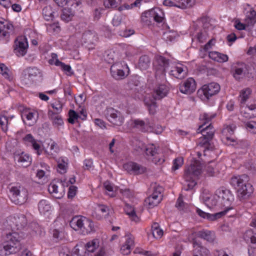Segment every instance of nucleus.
I'll use <instances>...</instances> for the list:
<instances>
[{"instance_id": "nucleus-1", "label": "nucleus", "mask_w": 256, "mask_h": 256, "mask_svg": "<svg viewBox=\"0 0 256 256\" xmlns=\"http://www.w3.org/2000/svg\"><path fill=\"white\" fill-rule=\"evenodd\" d=\"M218 199V208L221 211L214 214L206 212L200 209L197 208L196 213L202 218L210 220H214L225 215L228 211L233 208L232 203L234 196L228 190L221 188L216 190Z\"/></svg>"}, {"instance_id": "nucleus-2", "label": "nucleus", "mask_w": 256, "mask_h": 256, "mask_svg": "<svg viewBox=\"0 0 256 256\" xmlns=\"http://www.w3.org/2000/svg\"><path fill=\"white\" fill-rule=\"evenodd\" d=\"M246 175L234 176L230 180V184L236 190L238 196L242 200L248 198L253 192L252 185L248 182Z\"/></svg>"}, {"instance_id": "nucleus-3", "label": "nucleus", "mask_w": 256, "mask_h": 256, "mask_svg": "<svg viewBox=\"0 0 256 256\" xmlns=\"http://www.w3.org/2000/svg\"><path fill=\"white\" fill-rule=\"evenodd\" d=\"M215 114L207 113L202 114L200 116V124L197 130L198 133H201L203 136L204 142H200V144L202 146H206L212 140L214 135V130L210 124L211 120L214 118Z\"/></svg>"}, {"instance_id": "nucleus-4", "label": "nucleus", "mask_w": 256, "mask_h": 256, "mask_svg": "<svg viewBox=\"0 0 256 256\" xmlns=\"http://www.w3.org/2000/svg\"><path fill=\"white\" fill-rule=\"evenodd\" d=\"M134 149L138 152L144 150L148 158L156 164H161L164 162V156L158 152V147L154 144H149L146 146L144 142L136 140L134 145Z\"/></svg>"}, {"instance_id": "nucleus-5", "label": "nucleus", "mask_w": 256, "mask_h": 256, "mask_svg": "<svg viewBox=\"0 0 256 256\" xmlns=\"http://www.w3.org/2000/svg\"><path fill=\"white\" fill-rule=\"evenodd\" d=\"M202 172V166L198 160H194L185 170L184 178L186 181V190L192 189L196 184V180Z\"/></svg>"}, {"instance_id": "nucleus-6", "label": "nucleus", "mask_w": 256, "mask_h": 256, "mask_svg": "<svg viewBox=\"0 0 256 256\" xmlns=\"http://www.w3.org/2000/svg\"><path fill=\"white\" fill-rule=\"evenodd\" d=\"M168 89L164 84H159L154 90L152 96H147L145 98L144 102L147 106L150 113L154 114L156 112V100H160L167 95Z\"/></svg>"}, {"instance_id": "nucleus-7", "label": "nucleus", "mask_w": 256, "mask_h": 256, "mask_svg": "<svg viewBox=\"0 0 256 256\" xmlns=\"http://www.w3.org/2000/svg\"><path fill=\"white\" fill-rule=\"evenodd\" d=\"M70 224L75 230H81L84 234H88L94 230V222L84 216H78L74 217Z\"/></svg>"}, {"instance_id": "nucleus-8", "label": "nucleus", "mask_w": 256, "mask_h": 256, "mask_svg": "<svg viewBox=\"0 0 256 256\" xmlns=\"http://www.w3.org/2000/svg\"><path fill=\"white\" fill-rule=\"evenodd\" d=\"M27 224L26 216L22 214H17L10 216L6 221V226L11 231L22 232Z\"/></svg>"}, {"instance_id": "nucleus-9", "label": "nucleus", "mask_w": 256, "mask_h": 256, "mask_svg": "<svg viewBox=\"0 0 256 256\" xmlns=\"http://www.w3.org/2000/svg\"><path fill=\"white\" fill-rule=\"evenodd\" d=\"M10 192L12 201L16 204H22L28 199V190L20 184L12 186L10 188Z\"/></svg>"}, {"instance_id": "nucleus-10", "label": "nucleus", "mask_w": 256, "mask_h": 256, "mask_svg": "<svg viewBox=\"0 0 256 256\" xmlns=\"http://www.w3.org/2000/svg\"><path fill=\"white\" fill-rule=\"evenodd\" d=\"M220 86L216 82H210L204 84L198 91L200 98L202 100H207L212 96L216 94L220 90Z\"/></svg>"}, {"instance_id": "nucleus-11", "label": "nucleus", "mask_w": 256, "mask_h": 256, "mask_svg": "<svg viewBox=\"0 0 256 256\" xmlns=\"http://www.w3.org/2000/svg\"><path fill=\"white\" fill-rule=\"evenodd\" d=\"M12 239H8V240H5L3 246L0 248V254L4 256L14 254L19 252L22 248L21 243H18V241L14 240L12 242Z\"/></svg>"}, {"instance_id": "nucleus-12", "label": "nucleus", "mask_w": 256, "mask_h": 256, "mask_svg": "<svg viewBox=\"0 0 256 256\" xmlns=\"http://www.w3.org/2000/svg\"><path fill=\"white\" fill-rule=\"evenodd\" d=\"M163 188L162 186H157L154 187L152 194L145 200L146 205L149 208H152L157 206L162 200V192Z\"/></svg>"}, {"instance_id": "nucleus-13", "label": "nucleus", "mask_w": 256, "mask_h": 256, "mask_svg": "<svg viewBox=\"0 0 256 256\" xmlns=\"http://www.w3.org/2000/svg\"><path fill=\"white\" fill-rule=\"evenodd\" d=\"M128 69L126 64L122 62H116L110 68V72L112 76L116 80H122L126 78L128 74Z\"/></svg>"}, {"instance_id": "nucleus-14", "label": "nucleus", "mask_w": 256, "mask_h": 256, "mask_svg": "<svg viewBox=\"0 0 256 256\" xmlns=\"http://www.w3.org/2000/svg\"><path fill=\"white\" fill-rule=\"evenodd\" d=\"M154 66L156 71V76H164L166 70L169 66L168 60L162 56H156Z\"/></svg>"}, {"instance_id": "nucleus-15", "label": "nucleus", "mask_w": 256, "mask_h": 256, "mask_svg": "<svg viewBox=\"0 0 256 256\" xmlns=\"http://www.w3.org/2000/svg\"><path fill=\"white\" fill-rule=\"evenodd\" d=\"M107 118L111 124L117 126H122L124 120L123 114L114 108L108 110Z\"/></svg>"}, {"instance_id": "nucleus-16", "label": "nucleus", "mask_w": 256, "mask_h": 256, "mask_svg": "<svg viewBox=\"0 0 256 256\" xmlns=\"http://www.w3.org/2000/svg\"><path fill=\"white\" fill-rule=\"evenodd\" d=\"M48 62L50 64L59 67L68 76H70L74 74L70 66L60 61L56 54H51V58L49 60Z\"/></svg>"}, {"instance_id": "nucleus-17", "label": "nucleus", "mask_w": 256, "mask_h": 256, "mask_svg": "<svg viewBox=\"0 0 256 256\" xmlns=\"http://www.w3.org/2000/svg\"><path fill=\"white\" fill-rule=\"evenodd\" d=\"M202 198L205 205L210 208H213L216 207V210H220L218 206L219 202L216 192L214 194L207 192H204L202 196Z\"/></svg>"}, {"instance_id": "nucleus-18", "label": "nucleus", "mask_w": 256, "mask_h": 256, "mask_svg": "<svg viewBox=\"0 0 256 256\" xmlns=\"http://www.w3.org/2000/svg\"><path fill=\"white\" fill-rule=\"evenodd\" d=\"M28 48L26 38L24 36L18 37L15 40L14 53L18 56H24Z\"/></svg>"}, {"instance_id": "nucleus-19", "label": "nucleus", "mask_w": 256, "mask_h": 256, "mask_svg": "<svg viewBox=\"0 0 256 256\" xmlns=\"http://www.w3.org/2000/svg\"><path fill=\"white\" fill-rule=\"evenodd\" d=\"M129 122L133 127L140 128L144 132L154 130L153 124L148 119H146L144 120L140 119L131 120Z\"/></svg>"}, {"instance_id": "nucleus-20", "label": "nucleus", "mask_w": 256, "mask_h": 256, "mask_svg": "<svg viewBox=\"0 0 256 256\" xmlns=\"http://www.w3.org/2000/svg\"><path fill=\"white\" fill-rule=\"evenodd\" d=\"M24 140L27 146H32L38 155L41 154L42 149V143L40 141L34 139L31 134H26L24 138Z\"/></svg>"}, {"instance_id": "nucleus-21", "label": "nucleus", "mask_w": 256, "mask_h": 256, "mask_svg": "<svg viewBox=\"0 0 256 256\" xmlns=\"http://www.w3.org/2000/svg\"><path fill=\"white\" fill-rule=\"evenodd\" d=\"M169 74L176 78H184L187 74L186 67L180 64H176L172 67Z\"/></svg>"}, {"instance_id": "nucleus-22", "label": "nucleus", "mask_w": 256, "mask_h": 256, "mask_svg": "<svg viewBox=\"0 0 256 256\" xmlns=\"http://www.w3.org/2000/svg\"><path fill=\"white\" fill-rule=\"evenodd\" d=\"M196 89L194 80L192 78H188L180 87V92L184 94H190L194 92Z\"/></svg>"}, {"instance_id": "nucleus-23", "label": "nucleus", "mask_w": 256, "mask_h": 256, "mask_svg": "<svg viewBox=\"0 0 256 256\" xmlns=\"http://www.w3.org/2000/svg\"><path fill=\"white\" fill-rule=\"evenodd\" d=\"M22 118L24 123L29 126L34 125L38 119V114L36 112H32L25 110L22 112Z\"/></svg>"}, {"instance_id": "nucleus-24", "label": "nucleus", "mask_w": 256, "mask_h": 256, "mask_svg": "<svg viewBox=\"0 0 256 256\" xmlns=\"http://www.w3.org/2000/svg\"><path fill=\"white\" fill-rule=\"evenodd\" d=\"M124 168L130 174H141L146 172V168L140 164L130 162L124 164Z\"/></svg>"}, {"instance_id": "nucleus-25", "label": "nucleus", "mask_w": 256, "mask_h": 256, "mask_svg": "<svg viewBox=\"0 0 256 256\" xmlns=\"http://www.w3.org/2000/svg\"><path fill=\"white\" fill-rule=\"evenodd\" d=\"M224 168L220 164H216L214 162H210L206 166V174L208 176H218L222 172L220 170Z\"/></svg>"}, {"instance_id": "nucleus-26", "label": "nucleus", "mask_w": 256, "mask_h": 256, "mask_svg": "<svg viewBox=\"0 0 256 256\" xmlns=\"http://www.w3.org/2000/svg\"><path fill=\"white\" fill-rule=\"evenodd\" d=\"M234 130L235 126H230L224 128L222 131V140L228 144H230L231 142H235L234 138L232 136Z\"/></svg>"}, {"instance_id": "nucleus-27", "label": "nucleus", "mask_w": 256, "mask_h": 256, "mask_svg": "<svg viewBox=\"0 0 256 256\" xmlns=\"http://www.w3.org/2000/svg\"><path fill=\"white\" fill-rule=\"evenodd\" d=\"M49 192L56 198H60L64 194L65 190L63 187H60L58 184L51 183L48 188Z\"/></svg>"}, {"instance_id": "nucleus-28", "label": "nucleus", "mask_w": 256, "mask_h": 256, "mask_svg": "<svg viewBox=\"0 0 256 256\" xmlns=\"http://www.w3.org/2000/svg\"><path fill=\"white\" fill-rule=\"evenodd\" d=\"M247 70L244 64H237L233 68V76L236 80H240L245 76Z\"/></svg>"}, {"instance_id": "nucleus-29", "label": "nucleus", "mask_w": 256, "mask_h": 256, "mask_svg": "<svg viewBox=\"0 0 256 256\" xmlns=\"http://www.w3.org/2000/svg\"><path fill=\"white\" fill-rule=\"evenodd\" d=\"M12 26L6 20L2 18H0V38H8L10 36L8 30Z\"/></svg>"}, {"instance_id": "nucleus-30", "label": "nucleus", "mask_w": 256, "mask_h": 256, "mask_svg": "<svg viewBox=\"0 0 256 256\" xmlns=\"http://www.w3.org/2000/svg\"><path fill=\"white\" fill-rule=\"evenodd\" d=\"M100 242L98 239H94L86 243V254L88 256H94V250L99 246Z\"/></svg>"}, {"instance_id": "nucleus-31", "label": "nucleus", "mask_w": 256, "mask_h": 256, "mask_svg": "<svg viewBox=\"0 0 256 256\" xmlns=\"http://www.w3.org/2000/svg\"><path fill=\"white\" fill-rule=\"evenodd\" d=\"M152 16L153 20L156 22H162L164 18V14L162 10L158 8L150 9Z\"/></svg>"}, {"instance_id": "nucleus-32", "label": "nucleus", "mask_w": 256, "mask_h": 256, "mask_svg": "<svg viewBox=\"0 0 256 256\" xmlns=\"http://www.w3.org/2000/svg\"><path fill=\"white\" fill-rule=\"evenodd\" d=\"M208 56L210 58L218 62H226L228 60V56L226 54L216 51L210 52Z\"/></svg>"}, {"instance_id": "nucleus-33", "label": "nucleus", "mask_w": 256, "mask_h": 256, "mask_svg": "<svg viewBox=\"0 0 256 256\" xmlns=\"http://www.w3.org/2000/svg\"><path fill=\"white\" fill-rule=\"evenodd\" d=\"M244 22L248 28L252 27L256 23V12L251 8L246 14Z\"/></svg>"}, {"instance_id": "nucleus-34", "label": "nucleus", "mask_w": 256, "mask_h": 256, "mask_svg": "<svg viewBox=\"0 0 256 256\" xmlns=\"http://www.w3.org/2000/svg\"><path fill=\"white\" fill-rule=\"evenodd\" d=\"M152 16L150 10L142 12L140 16V22L144 26H150L153 24Z\"/></svg>"}, {"instance_id": "nucleus-35", "label": "nucleus", "mask_w": 256, "mask_h": 256, "mask_svg": "<svg viewBox=\"0 0 256 256\" xmlns=\"http://www.w3.org/2000/svg\"><path fill=\"white\" fill-rule=\"evenodd\" d=\"M24 234L22 232L12 231L6 234L5 240H8L10 239L12 242L14 240L18 241V243H20V241L24 238Z\"/></svg>"}, {"instance_id": "nucleus-36", "label": "nucleus", "mask_w": 256, "mask_h": 256, "mask_svg": "<svg viewBox=\"0 0 256 256\" xmlns=\"http://www.w3.org/2000/svg\"><path fill=\"white\" fill-rule=\"evenodd\" d=\"M52 206L48 201L42 200L38 202V208L40 214H46L51 210Z\"/></svg>"}, {"instance_id": "nucleus-37", "label": "nucleus", "mask_w": 256, "mask_h": 256, "mask_svg": "<svg viewBox=\"0 0 256 256\" xmlns=\"http://www.w3.org/2000/svg\"><path fill=\"white\" fill-rule=\"evenodd\" d=\"M108 208L104 205H98L96 208V216L98 219L106 218L108 214Z\"/></svg>"}, {"instance_id": "nucleus-38", "label": "nucleus", "mask_w": 256, "mask_h": 256, "mask_svg": "<svg viewBox=\"0 0 256 256\" xmlns=\"http://www.w3.org/2000/svg\"><path fill=\"white\" fill-rule=\"evenodd\" d=\"M14 117V116H8L4 113L0 115V126L2 130L4 132H6L8 130V125L10 121Z\"/></svg>"}, {"instance_id": "nucleus-39", "label": "nucleus", "mask_w": 256, "mask_h": 256, "mask_svg": "<svg viewBox=\"0 0 256 256\" xmlns=\"http://www.w3.org/2000/svg\"><path fill=\"white\" fill-rule=\"evenodd\" d=\"M40 72L36 68H29L25 71V76L30 80H34L35 78L40 76Z\"/></svg>"}, {"instance_id": "nucleus-40", "label": "nucleus", "mask_w": 256, "mask_h": 256, "mask_svg": "<svg viewBox=\"0 0 256 256\" xmlns=\"http://www.w3.org/2000/svg\"><path fill=\"white\" fill-rule=\"evenodd\" d=\"M97 38L96 34L90 30L84 32L82 36V39L86 43L93 44L97 40Z\"/></svg>"}, {"instance_id": "nucleus-41", "label": "nucleus", "mask_w": 256, "mask_h": 256, "mask_svg": "<svg viewBox=\"0 0 256 256\" xmlns=\"http://www.w3.org/2000/svg\"><path fill=\"white\" fill-rule=\"evenodd\" d=\"M74 16V10L69 8H66L62 10L61 18L66 22L70 21Z\"/></svg>"}, {"instance_id": "nucleus-42", "label": "nucleus", "mask_w": 256, "mask_h": 256, "mask_svg": "<svg viewBox=\"0 0 256 256\" xmlns=\"http://www.w3.org/2000/svg\"><path fill=\"white\" fill-rule=\"evenodd\" d=\"M198 237L204 238L209 242H212L215 239L214 232L208 230L200 231L196 234Z\"/></svg>"}, {"instance_id": "nucleus-43", "label": "nucleus", "mask_w": 256, "mask_h": 256, "mask_svg": "<svg viewBox=\"0 0 256 256\" xmlns=\"http://www.w3.org/2000/svg\"><path fill=\"white\" fill-rule=\"evenodd\" d=\"M68 160L66 157H60L57 160L58 171L60 174H64L66 171Z\"/></svg>"}, {"instance_id": "nucleus-44", "label": "nucleus", "mask_w": 256, "mask_h": 256, "mask_svg": "<svg viewBox=\"0 0 256 256\" xmlns=\"http://www.w3.org/2000/svg\"><path fill=\"white\" fill-rule=\"evenodd\" d=\"M56 12L52 9L51 6H47L42 10L43 16L46 20H52Z\"/></svg>"}, {"instance_id": "nucleus-45", "label": "nucleus", "mask_w": 256, "mask_h": 256, "mask_svg": "<svg viewBox=\"0 0 256 256\" xmlns=\"http://www.w3.org/2000/svg\"><path fill=\"white\" fill-rule=\"evenodd\" d=\"M252 90L249 88L242 90L239 96V101L240 104V107H244L245 103L250 95Z\"/></svg>"}, {"instance_id": "nucleus-46", "label": "nucleus", "mask_w": 256, "mask_h": 256, "mask_svg": "<svg viewBox=\"0 0 256 256\" xmlns=\"http://www.w3.org/2000/svg\"><path fill=\"white\" fill-rule=\"evenodd\" d=\"M178 8L186 9L192 7L196 3V0H176Z\"/></svg>"}, {"instance_id": "nucleus-47", "label": "nucleus", "mask_w": 256, "mask_h": 256, "mask_svg": "<svg viewBox=\"0 0 256 256\" xmlns=\"http://www.w3.org/2000/svg\"><path fill=\"white\" fill-rule=\"evenodd\" d=\"M150 65V58L147 56H142L139 60L138 67L142 70H147Z\"/></svg>"}, {"instance_id": "nucleus-48", "label": "nucleus", "mask_w": 256, "mask_h": 256, "mask_svg": "<svg viewBox=\"0 0 256 256\" xmlns=\"http://www.w3.org/2000/svg\"><path fill=\"white\" fill-rule=\"evenodd\" d=\"M244 238L247 242L256 244V232L252 230H246L244 234Z\"/></svg>"}, {"instance_id": "nucleus-49", "label": "nucleus", "mask_w": 256, "mask_h": 256, "mask_svg": "<svg viewBox=\"0 0 256 256\" xmlns=\"http://www.w3.org/2000/svg\"><path fill=\"white\" fill-rule=\"evenodd\" d=\"M152 230L154 238L158 239L163 236V230L160 228L159 224L157 222H154L152 226Z\"/></svg>"}, {"instance_id": "nucleus-50", "label": "nucleus", "mask_w": 256, "mask_h": 256, "mask_svg": "<svg viewBox=\"0 0 256 256\" xmlns=\"http://www.w3.org/2000/svg\"><path fill=\"white\" fill-rule=\"evenodd\" d=\"M17 160L24 166H26L31 162L30 157L27 154L22 153L20 155L16 156Z\"/></svg>"}, {"instance_id": "nucleus-51", "label": "nucleus", "mask_w": 256, "mask_h": 256, "mask_svg": "<svg viewBox=\"0 0 256 256\" xmlns=\"http://www.w3.org/2000/svg\"><path fill=\"white\" fill-rule=\"evenodd\" d=\"M193 244L194 250L196 251L197 252L199 253L201 256H208L209 251L207 248L201 246L195 241L193 242Z\"/></svg>"}, {"instance_id": "nucleus-52", "label": "nucleus", "mask_w": 256, "mask_h": 256, "mask_svg": "<svg viewBox=\"0 0 256 256\" xmlns=\"http://www.w3.org/2000/svg\"><path fill=\"white\" fill-rule=\"evenodd\" d=\"M51 119L52 124L57 126H62L64 124V121L61 116L58 114L52 113L51 116Z\"/></svg>"}, {"instance_id": "nucleus-53", "label": "nucleus", "mask_w": 256, "mask_h": 256, "mask_svg": "<svg viewBox=\"0 0 256 256\" xmlns=\"http://www.w3.org/2000/svg\"><path fill=\"white\" fill-rule=\"evenodd\" d=\"M0 74L4 78L11 80L12 77L10 74V72L7 67L3 64H0Z\"/></svg>"}, {"instance_id": "nucleus-54", "label": "nucleus", "mask_w": 256, "mask_h": 256, "mask_svg": "<svg viewBox=\"0 0 256 256\" xmlns=\"http://www.w3.org/2000/svg\"><path fill=\"white\" fill-rule=\"evenodd\" d=\"M104 187L106 190V193L111 197L114 196H116V192L114 190V187L112 185L108 182H106L104 183Z\"/></svg>"}, {"instance_id": "nucleus-55", "label": "nucleus", "mask_w": 256, "mask_h": 256, "mask_svg": "<svg viewBox=\"0 0 256 256\" xmlns=\"http://www.w3.org/2000/svg\"><path fill=\"white\" fill-rule=\"evenodd\" d=\"M121 0H104V4L106 8H115L120 3Z\"/></svg>"}, {"instance_id": "nucleus-56", "label": "nucleus", "mask_w": 256, "mask_h": 256, "mask_svg": "<svg viewBox=\"0 0 256 256\" xmlns=\"http://www.w3.org/2000/svg\"><path fill=\"white\" fill-rule=\"evenodd\" d=\"M124 242L123 244L129 247L133 248L134 245V237L130 234H126L124 238Z\"/></svg>"}, {"instance_id": "nucleus-57", "label": "nucleus", "mask_w": 256, "mask_h": 256, "mask_svg": "<svg viewBox=\"0 0 256 256\" xmlns=\"http://www.w3.org/2000/svg\"><path fill=\"white\" fill-rule=\"evenodd\" d=\"M243 108L241 107V114L244 117L246 118H251L256 116V112L250 111L247 107L243 110Z\"/></svg>"}, {"instance_id": "nucleus-58", "label": "nucleus", "mask_w": 256, "mask_h": 256, "mask_svg": "<svg viewBox=\"0 0 256 256\" xmlns=\"http://www.w3.org/2000/svg\"><path fill=\"white\" fill-rule=\"evenodd\" d=\"M118 59V56L115 54V52L112 50H109L108 52L106 60L108 63H112L114 60Z\"/></svg>"}, {"instance_id": "nucleus-59", "label": "nucleus", "mask_w": 256, "mask_h": 256, "mask_svg": "<svg viewBox=\"0 0 256 256\" xmlns=\"http://www.w3.org/2000/svg\"><path fill=\"white\" fill-rule=\"evenodd\" d=\"M184 164V159L182 157H178L175 158L173 162V166L172 168V170H176L181 167Z\"/></svg>"}, {"instance_id": "nucleus-60", "label": "nucleus", "mask_w": 256, "mask_h": 256, "mask_svg": "<svg viewBox=\"0 0 256 256\" xmlns=\"http://www.w3.org/2000/svg\"><path fill=\"white\" fill-rule=\"evenodd\" d=\"M56 145L54 142H52L50 146V151H46V153L48 156L50 158H55L57 153Z\"/></svg>"}, {"instance_id": "nucleus-61", "label": "nucleus", "mask_w": 256, "mask_h": 256, "mask_svg": "<svg viewBox=\"0 0 256 256\" xmlns=\"http://www.w3.org/2000/svg\"><path fill=\"white\" fill-rule=\"evenodd\" d=\"M69 118H68V122L73 124L74 123L76 120L78 116V114L74 110H70L68 112Z\"/></svg>"}, {"instance_id": "nucleus-62", "label": "nucleus", "mask_w": 256, "mask_h": 256, "mask_svg": "<svg viewBox=\"0 0 256 256\" xmlns=\"http://www.w3.org/2000/svg\"><path fill=\"white\" fill-rule=\"evenodd\" d=\"M72 256H88L84 250H80L78 246H76L72 250Z\"/></svg>"}, {"instance_id": "nucleus-63", "label": "nucleus", "mask_w": 256, "mask_h": 256, "mask_svg": "<svg viewBox=\"0 0 256 256\" xmlns=\"http://www.w3.org/2000/svg\"><path fill=\"white\" fill-rule=\"evenodd\" d=\"M52 106L56 110V114H59L62 111V104L59 100H56L52 104Z\"/></svg>"}, {"instance_id": "nucleus-64", "label": "nucleus", "mask_w": 256, "mask_h": 256, "mask_svg": "<svg viewBox=\"0 0 256 256\" xmlns=\"http://www.w3.org/2000/svg\"><path fill=\"white\" fill-rule=\"evenodd\" d=\"M247 130L250 132L256 134V122L251 121L246 124Z\"/></svg>"}]
</instances>
